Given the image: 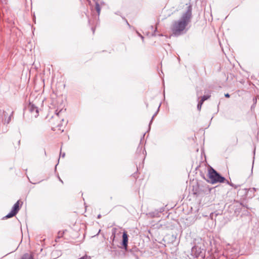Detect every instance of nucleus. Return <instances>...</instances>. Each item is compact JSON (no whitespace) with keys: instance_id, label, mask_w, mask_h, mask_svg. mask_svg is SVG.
<instances>
[{"instance_id":"f257e3e1","label":"nucleus","mask_w":259,"mask_h":259,"mask_svg":"<svg viewBox=\"0 0 259 259\" xmlns=\"http://www.w3.org/2000/svg\"><path fill=\"white\" fill-rule=\"evenodd\" d=\"M192 18V7L190 5L188 7V10L182 17L177 21H175L171 27L172 34L179 36L185 32L188 24L191 22Z\"/></svg>"},{"instance_id":"f03ea898","label":"nucleus","mask_w":259,"mask_h":259,"mask_svg":"<svg viewBox=\"0 0 259 259\" xmlns=\"http://www.w3.org/2000/svg\"><path fill=\"white\" fill-rule=\"evenodd\" d=\"M208 178L212 184L222 183L225 181V178L220 176L214 169L210 167L208 170Z\"/></svg>"},{"instance_id":"7ed1b4c3","label":"nucleus","mask_w":259,"mask_h":259,"mask_svg":"<svg viewBox=\"0 0 259 259\" xmlns=\"http://www.w3.org/2000/svg\"><path fill=\"white\" fill-rule=\"evenodd\" d=\"M19 201H18L13 206L12 209L5 218H10L15 215L19 210Z\"/></svg>"},{"instance_id":"20e7f679","label":"nucleus","mask_w":259,"mask_h":259,"mask_svg":"<svg viewBox=\"0 0 259 259\" xmlns=\"http://www.w3.org/2000/svg\"><path fill=\"white\" fill-rule=\"evenodd\" d=\"M30 111L34 115V117H36L38 115V109L33 104H30L29 106Z\"/></svg>"},{"instance_id":"39448f33","label":"nucleus","mask_w":259,"mask_h":259,"mask_svg":"<svg viewBox=\"0 0 259 259\" xmlns=\"http://www.w3.org/2000/svg\"><path fill=\"white\" fill-rule=\"evenodd\" d=\"M122 245L124 248H126L127 246L128 237L126 233L124 232L122 235Z\"/></svg>"},{"instance_id":"423d86ee","label":"nucleus","mask_w":259,"mask_h":259,"mask_svg":"<svg viewBox=\"0 0 259 259\" xmlns=\"http://www.w3.org/2000/svg\"><path fill=\"white\" fill-rule=\"evenodd\" d=\"M21 259H34L33 256L28 253L24 254Z\"/></svg>"},{"instance_id":"0eeeda50","label":"nucleus","mask_w":259,"mask_h":259,"mask_svg":"<svg viewBox=\"0 0 259 259\" xmlns=\"http://www.w3.org/2000/svg\"><path fill=\"white\" fill-rule=\"evenodd\" d=\"M96 10L98 12V15H99L100 13L101 8L99 3L97 2L96 3Z\"/></svg>"},{"instance_id":"6e6552de","label":"nucleus","mask_w":259,"mask_h":259,"mask_svg":"<svg viewBox=\"0 0 259 259\" xmlns=\"http://www.w3.org/2000/svg\"><path fill=\"white\" fill-rule=\"evenodd\" d=\"M210 97V96H203L201 100V101L203 103L204 101L208 99Z\"/></svg>"},{"instance_id":"1a4fd4ad","label":"nucleus","mask_w":259,"mask_h":259,"mask_svg":"<svg viewBox=\"0 0 259 259\" xmlns=\"http://www.w3.org/2000/svg\"><path fill=\"white\" fill-rule=\"evenodd\" d=\"M217 215H218V214L216 213L215 212H212L210 214V217L211 218V219L213 220L214 218V217H216Z\"/></svg>"},{"instance_id":"9d476101","label":"nucleus","mask_w":259,"mask_h":259,"mask_svg":"<svg viewBox=\"0 0 259 259\" xmlns=\"http://www.w3.org/2000/svg\"><path fill=\"white\" fill-rule=\"evenodd\" d=\"M203 104V102H202L201 101L199 102V103L198 104V105H197V108L199 110H200L201 108V106Z\"/></svg>"},{"instance_id":"9b49d317","label":"nucleus","mask_w":259,"mask_h":259,"mask_svg":"<svg viewBox=\"0 0 259 259\" xmlns=\"http://www.w3.org/2000/svg\"><path fill=\"white\" fill-rule=\"evenodd\" d=\"M79 259H91V257L87 255H85L84 256L80 257Z\"/></svg>"},{"instance_id":"f8f14e48","label":"nucleus","mask_w":259,"mask_h":259,"mask_svg":"<svg viewBox=\"0 0 259 259\" xmlns=\"http://www.w3.org/2000/svg\"><path fill=\"white\" fill-rule=\"evenodd\" d=\"M137 33L141 37V38L143 40H144V37L141 34H140L138 32H137Z\"/></svg>"},{"instance_id":"ddd939ff","label":"nucleus","mask_w":259,"mask_h":259,"mask_svg":"<svg viewBox=\"0 0 259 259\" xmlns=\"http://www.w3.org/2000/svg\"><path fill=\"white\" fill-rule=\"evenodd\" d=\"M225 96L226 98H229V97H230V95H229L228 93H227V94H225Z\"/></svg>"},{"instance_id":"4468645a","label":"nucleus","mask_w":259,"mask_h":259,"mask_svg":"<svg viewBox=\"0 0 259 259\" xmlns=\"http://www.w3.org/2000/svg\"><path fill=\"white\" fill-rule=\"evenodd\" d=\"M65 155V153H60V156H62V157H64Z\"/></svg>"},{"instance_id":"2eb2a0df","label":"nucleus","mask_w":259,"mask_h":259,"mask_svg":"<svg viewBox=\"0 0 259 259\" xmlns=\"http://www.w3.org/2000/svg\"><path fill=\"white\" fill-rule=\"evenodd\" d=\"M156 113H155V114L153 116V117H152V118L151 120H153V119L154 118V116L156 115ZM151 122H152V121H151Z\"/></svg>"},{"instance_id":"dca6fc26","label":"nucleus","mask_w":259,"mask_h":259,"mask_svg":"<svg viewBox=\"0 0 259 259\" xmlns=\"http://www.w3.org/2000/svg\"><path fill=\"white\" fill-rule=\"evenodd\" d=\"M10 119H11V117L10 116V117H9V119H8V123H9V121H10Z\"/></svg>"},{"instance_id":"f3484780","label":"nucleus","mask_w":259,"mask_h":259,"mask_svg":"<svg viewBox=\"0 0 259 259\" xmlns=\"http://www.w3.org/2000/svg\"><path fill=\"white\" fill-rule=\"evenodd\" d=\"M253 164V163L252 164V165ZM252 169H253V165L252 166V167H251V174L252 173Z\"/></svg>"},{"instance_id":"a211bd4d","label":"nucleus","mask_w":259,"mask_h":259,"mask_svg":"<svg viewBox=\"0 0 259 259\" xmlns=\"http://www.w3.org/2000/svg\"><path fill=\"white\" fill-rule=\"evenodd\" d=\"M100 217H101V215H100V214H99V215L98 216V218H100Z\"/></svg>"},{"instance_id":"6ab92c4d","label":"nucleus","mask_w":259,"mask_h":259,"mask_svg":"<svg viewBox=\"0 0 259 259\" xmlns=\"http://www.w3.org/2000/svg\"><path fill=\"white\" fill-rule=\"evenodd\" d=\"M61 111H60L58 113H57V115L59 114V113L61 112Z\"/></svg>"}]
</instances>
